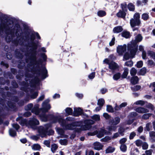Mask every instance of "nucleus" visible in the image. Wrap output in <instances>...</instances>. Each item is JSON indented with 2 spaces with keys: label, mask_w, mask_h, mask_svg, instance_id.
Instances as JSON below:
<instances>
[{
  "label": "nucleus",
  "mask_w": 155,
  "mask_h": 155,
  "mask_svg": "<svg viewBox=\"0 0 155 155\" xmlns=\"http://www.w3.org/2000/svg\"><path fill=\"white\" fill-rule=\"evenodd\" d=\"M148 145L146 142H144L143 143L142 145V148L144 150H146L148 148Z\"/></svg>",
  "instance_id": "54"
},
{
  "label": "nucleus",
  "mask_w": 155,
  "mask_h": 155,
  "mask_svg": "<svg viewBox=\"0 0 155 155\" xmlns=\"http://www.w3.org/2000/svg\"><path fill=\"white\" fill-rule=\"evenodd\" d=\"M47 73V71L45 68L44 67L42 68L38 72L39 75H41L42 77H44L45 78V76Z\"/></svg>",
  "instance_id": "20"
},
{
  "label": "nucleus",
  "mask_w": 155,
  "mask_h": 155,
  "mask_svg": "<svg viewBox=\"0 0 155 155\" xmlns=\"http://www.w3.org/2000/svg\"><path fill=\"white\" fill-rule=\"evenodd\" d=\"M142 141L140 140H137L135 141L136 144L137 146H140L142 143Z\"/></svg>",
  "instance_id": "53"
},
{
  "label": "nucleus",
  "mask_w": 155,
  "mask_h": 155,
  "mask_svg": "<svg viewBox=\"0 0 155 155\" xmlns=\"http://www.w3.org/2000/svg\"><path fill=\"white\" fill-rule=\"evenodd\" d=\"M104 103V101L103 99H99L98 101L97 104L100 106H102Z\"/></svg>",
  "instance_id": "39"
},
{
  "label": "nucleus",
  "mask_w": 155,
  "mask_h": 155,
  "mask_svg": "<svg viewBox=\"0 0 155 155\" xmlns=\"http://www.w3.org/2000/svg\"><path fill=\"white\" fill-rule=\"evenodd\" d=\"M123 38L126 39L130 38L131 36L130 32L126 30H124L120 34Z\"/></svg>",
  "instance_id": "11"
},
{
  "label": "nucleus",
  "mask_w": 155,
  "mask_h": 155,
  "mask_svg": "<svg viewBox=\"0 0 155 155\" xmlns=\"http://www.w3.org/2000/svg\"><path fill=\"white\" fill-rule=\"evenodd\" d=\"M126 45H119L117 48V52L119 55H122L124 52L126 50Z\"/></svg>",
  "instance_id": "10"
},
{
  "label": "nucleus",
  "mask_w": 155,
  "mask_h": 155,
  "mask_svg": "<svg viewBox=\"0 0 155 155\" xmlns=\"http://www.w3.org/2000/svg\"><path fill=\"white\" fill-rule=\"evenodd\" d=\"M133 64V62L132 61H128L125 63V64L126 66L128 67H131Z\"/></svg>",
  "instance_id": "49"
},
{
  "label": "nucleus",
  "mask_w": 155,
  "mask_h": 155,
  "mask_svg": "<svg viewBox=\"0 0 155 155\" xmlns=\"http://www.w3.org/2000/svg\"><path fill=\"white\" fill-rule=\"evenodd\" d=\"M128 73V69L127 68H125L124 70V72L122 75L121 77L122 78H126Z\"/></svg>",
  "instance_id": "25"
},
{
  "label": "nucleus",
  "mask_w": 155,
  "mask_h": 155,
  "mask_svg": "<svg viewBox=\"0 0 155 155\" xmlns=\"http://www.w3.org/2000/svg\"><path fill=\"white\" fill-rule=\"evenodd\" d=\"M148 54L153 59H155V53L153 51H148Z\"/></svg>",
  "instance_id": "44"
},
{
  "label": "nucleus",
  "mask_w": 155,
  "mask_h": 155,
  "mask_svg": "<svg viewBox=\"0 0 155 155\" xmlns=\"http://www.w3.org/2000/svg\"><path fill=\"white\" fill-rule=\"evenodd\" d=\"M107 110L108 111L110 112H114L113 108L110 105L107 106Z\"/></svg>",
  "instance_id": "48"
},
{
  "label": "nucleus",
  "mask_w": 155,
  "mask_h": 155,
  "mask_svg": "<svg viewBox=\"0 0 155 155\" xmlns=\"http://www.w3.org/2000/svg\"><path fill=\"white\" fill-rule=\"evenodd\" d=\"M141 24L140 21L136 20L132 18L130 20V24L131 28H133L136 26H139Z\"/></svg>",
  "instance_id": "9"
},
{
  "label": "nucleus",
  "mask_w": 155,
  "mask_h": 155,
  "mask_svg": "<svg viewBox=\"0 0 155 155\" xmlns=\"http://www.w3.org/2000/svg\"><path fill=\"white\" fill-rule=\"evenodd\" d=\"M117 129V127L114 125L108 126L107 128V129L109 131H115Z\"/></svg>",
  "instance_id": "34"
},
{
  "label": "nucleus",
  "mask_w": 155,
  "mask_h": 155,
  "mask_svg": "<svg viewBox=\"0 0 155 155\" xmlns=\"http://www.w3.org/2000/svg\"><path fill=\"white\" fill-rule=\"evenodd\" d=\"M136 135V133L134 132H131L130 134L129 138L130 139H132Z\"/></svg>",
  "instance_id": "61"
},
{
  "label": "nucleus",
  "mask_w": 155,
  "mask_h": 155,
  "mask_svg": "<svg viewBox=\"0 0 155 155\" xmlns=\"http://www.w3.org/2000/svg\"><path fill=\"white\" fill-rule=\"evenodd\" d=\"M120 77V74L119 73H117L114 75L113 76V78L114 80H117L119 79Z\"/></svg>",
  "instance_id": "32"
},
{
  "label": "nucleus",
  "mask_w": 155,
  "mask_h": 155,
  "mask_svg": "<svg viewBox=\"0 0 155 155\" xmlns=\"http://www.w3.org/2000/svg\"><path fill=\"white\" fill-rule=\"evenodd\" d=\"M10 23L7 24L5 21L4 22H1L0 24V34L3 32L4 30L7 35H11V38H9L8 39H13L15 37V31L16 28L17 30L20 28V25L18 23H16L14 27L12 28H10L9 25H10Z\"/></svg>",
  "instance_id": "2"
},
{
  "label": "nucleus",
  "mask_w": 155,
  "mask_h": 155,
  "mask_svg": "<svg viewBox=\"0 0 155 155\" xmlns=\"http://www.w3.org/2000/svg\"><path fill=\"white\" fill-rule=\"evenodd\" d=\"M148 13H144L141 16V18L144 21H147L149 18Z\"/></svg>",
  "instance_id": "26"
},
{
  "label": "nucleus",
  "mask_w": 155,
  "mask_h": 155,
  "mask_svg": "<svg viewBox=\"0 0 155 155\" xmlns=\"http://www.w3.org/2000/svg\"><path fill=\"white\" fill-rule=\"evenodd\" d=\"M51 117H52V121L53 123H55L58 122L62 126L64 127L65 129H66L72 130L74 129L75 127L80 126L79 123L78 122L66 125V121L61 117L60 116L55 117L53 116H51Z\"/></svg>",
  "instance_id": "3"
},
{
  "label": "nucleus",
  "mask_w": 155,
  "mask_h": 155,
  "mask_svg": "<svg viewBox=\"0 0 155 155\" xmlns=\"http://www.w3.org/2000/svg\"><path fill=\"white\" fill-rule=\"evenodd\" d=\"M123 28L121 26H117L113 28V31L114 33H118L122 32Z\"/></svg>",
  "instance_id": "19"
},
{
  "label": "nucleus",
  "mask_w": 155,
  "mask_h": 155,
  "mask_svg": "<svg viewBox=\"0 0 155 155\" xmlns=\"http://www.w3.org/2000/svg\"><path fill=\"white\" fill-rule=\"evenodd\" d=\"M94 122L90 120H86L84 121L85 125L81 126V127L82 130H87L90 129V125L93 124H94Z\"/></svg>",
  "instance_id": "8"
},
{
  "label": "nucleus",
  "mask_w": 155,
  "mask_h": 155,
  "mask_svg": "<svg viewBox=\"0 0 155 155\" xmlns=\"http://www.w3.org/2000/svg\"><path fill=\"white\" fill-rule=\"evenodd\" d=\"M139 81V79L137 76H134L131 78V82L133 84H137Z\"/></svg>",
  "instance_id": "22"
},
{
  "label": "nucleus",
  "mask_w": 155,
  "mask_h": 155,
  "mask_svg": "<svg viewBox=\"0 0 155 155\" xmlns=\"http://www.w3.org/2000/svg\"><path fill=\"white\" fill-rule=\"evenodd\" d=\"M120 118L119 117H117L114 119L110 120L109 121V123L112 125H116L120 123Z\"/></svg>",
  "instance_id": "14"
},
{
  "label": "nucleus",
  "mask_w": 155,
  "mask_h": 155,
  "mask_svg": "<svg viewBox=\"0 0 155 155\" xmlns=\"http://www.w3.org/2000/svg\"><path fill=\"white\" fill-rule=\"evenodd\" d=\"M127 8L130 11L133 12L135 10V6L132 3H129L127 5Z\"/></svg>",
  "instance_id": "21"
},
{
  "label": "nucleus",
  "mask_w": 155,
  "mask_h": 155,
  "mask_svg": "<svg viewBox=\"0 0 155 155\" xmlns=\"http://www.w3.org/2000/svg\"><path fill=\"white\" fill-rule=\"evenodd\" d=\"M141 39H135L132 40L130 44L128 45V50L130 51V54L126 53L124 55V58L126 60H127L130 57L133 58L135 55L137 51V43L141 41Z\"/></svg>",
  "instance_id": "4"
},
{
  "label": "nucleus",
  "mask_w": 155,
  "mask_h": 155,
  "mask_svg": "<svg viewBox=\"0 0 155 155\" xmlns=\"http://www.w3.org/2000/svg\"><path fill=\"white\" fill-rule=\"evenodd\" d=\"M126 15V13L125 11L120 10L116 14L118 18H125Z\"/></svg>",
  "instance_id": "18"
},
{
  "label": "nucleus",
  "mask_w": 155,
  "mask_h": 155,
  "mask_svg": "<svg viewBox=\"0 0 155 155\" xmlns=\"http://www.w3.org/2000/svg\"><path fill=\"white\" fill-rule=\"evenodd\" d=\"M111 139H112V137L109 136H107L105 137L104 138L101 139V141L104 142H107L110 140Z\"/></svg>",
  "instance_id": "43"
},
{
  "label": "nucleus",
  "mask_w": 155,
  "mask_h": 155,
  "mask_svg": "<svg viewBox=\"0 0 155 155\" xmlns=\"http://www.w3.org/2000/svg\"><path fill=\"white\" fill-rule=\"evenodd\" d=\"M152 152V150H150L146 151L145 153L147 155H151Z\"/></svg>",
  "instance_id": "63"
},
{
  "label": "nucleus",
  "mask_w": 155,
  "mask_h": 155,
  "mask_svg": "<svg viewBox=\"0 0 155 155\" xmlns=\"http://www.w3.org/2000/svg\"><path fill=\"white\" fill-rule=\"evenodd\" d=\"M135 110L137 112L140 114L147 113L149 112V110L148 109L141 107L137 108Z\"/></svg>",
  "instance_id": "13"
},
{
  "label": "nucleus",
  "mask_w": 155,
  "mask_h": 155,
  "mask_svg": "<svg viewBox=\"0 0 155 155\" xmlns=\"http://www.w3.org/2000/svg\"><path fill=\"white\" fill-rule=\"evenodd\" d=\"M97 15L100 17H103L106 15V12L104 10H99L97 12Z\"/></svg>",
  "instance_id": "24"
},
{
  "label": "nucleus",
  "mask_w": 155,
  "mask_h": 155,
  "mask_svg": "<svg viewBox=\"0 0 155 155\" xmlns=\"http://www.w3.org/2000/svg\"><path fill=\"white\" fill-rule=\"evenodd\" d=\"M9 133L10 135L12 136H14L16 135V133L15 131L12 129H10L9 130Z\"/></svg>",
  "instance_id": "46"
},
{
  "label": "nucleus",
  "mask_w": 155,
  "mask_h": 155,
  "mask_svg": "<svg viewBox=\"0 0 155 155\" xmlns=\"http://www.w3.org/2000/svg\"><path fill=\"white\" fill-rule=\"evenodd\" d=\"M66 113L68 115H71L72 113V110L70 108H67L66 110Z\"/></svg>",
  "instance_id": "45"
},
{
  "label": "nucleus",
  "mask_w": 155,
  "mask_h": 155,
  "mask_svg": "<svg viewBox=\"0 0 155 155\" xmlns=\"http://www.w3.org/2000/svg\"><path fill=\"white\" fill-rule=\"evenodd\" d=\"M57 145L55 144H53L51 146V150L52 152L54 153L56 149L58 148Z\"/></svg>",
  "instance_id": "40"
},
{
  "label": "nucleus",
  "mask_w": 155,
  "mask_h": 155,
  "mask_svg": "<svg viewBox=\"0 0 155 155\" xmlns=\"http://www.w3.org/2000/svg\"><path fill=\"white\" fill-rule=\"evenodd\" d=\"M33 107V104H28L25 107L27 110H30Z\"/></svg>",
  "instance_id": "55"
},
{
  "label": "nucleus",
  "mask_w": 155,
  "mask_h": 155,
  "mask_svg": "<svg viewBox=\"0 0 155 155\" xmlns=\"http://www.w3.org/2000/svg\"><path fill=\"white\" fill-rule=\"evenodd\" d=\"M120 150L123 152H125L127 150V147L125 144H121L120 147Z\"/></svg>",
  "instance_id": "47"
},
{
  "label": "nucleus",
  "mask_w": 155,
  "mask_h": 155,
  "mask_svg": "<svg viewBox=\"0 0 155 155\" xmlns=\"http://www.w3.org/2000/svg\"><path fill=\"white\" fill-rule=\"evenodd\" d=\"M91 118L95 121H97L100 120V117L98 115L95 114L91 117Z\"/></svg>",
  "instance_id": "33"
},
{
  "label": "nucleus",
  "mask_w": 155,
  "mask_h": 155,
  "mask_svg": "<svg viewBox=\"0 0 155 155\" xmlns=\"http://www.w3.org/2000/svg\"><path fill=\"white\" fill-rule=\"evenodd\" d=\"M57 131L59 134L61 135H63L64 133V130L61 128H57Z\"/></svg>",
  "instance_id": "51"
},
{
  "label": "nucleus",
  "mask_w": 155,
  "mask_h": 155,
  "mask_svg": "<svg viewBox=\"0 0 155 155\" xmlns=\"http://www.w3.org/2000/svg\"><path fill=\"white\" fill-rule=\"evenodd\" d=\"M59 142L61 144L63 145H66L67 143V140L65 139H61Z\"/></svg>",
  "instance_id": "42"
},
{
  "label": "nucleus",
  "mask_w": 155,
  "mask_h": 155,
  "mask_svg": "<svg viewBox=\"0 0 155 155\" xmlns=\"http://www.w3.org/2000/svg\"><path fill=\"white\" fill-rule=\"evenodd\" d=\"M106 133L107 131L104 129H101L98 132L95 130L93 132H89L87 134L88 135L90 136H93L97 134V137L99 138H101L103 137L104 134H106Z\"/></svg>",
  "instance_id": "7"
},
{
  "label": "nucleus",
  "mask_w": 155,
  "mask_h": 155,
  "mask_svg": "<svg viewBox=\"0 0 155 155\" xmlns=\"http://www.w3.org/2000/svg\"><path fill=\"white\" fill-rule=\"evenodd\" d=\"M121 7L122 9V11H123L125 12H126L127 11V4L125 3L124 4H121Z\"/></svg>",
  "instance_id": "28"
},
{
  "label": "nucleus",
  "mask_w": 155,
  "mask_h": 155,
  "mask_svg": "<svg viewBox=\"0 0 155 155\" xmlns=\"http://www.w3.org/2000/svg\"><path fill=\"white\" fill-rule=\"evenodd\" d=\"M143 65V62L142 61H140L137 62V66L138 68L141 67Z\"/></svg>",
  "instance_id": "52"
},
{
  "label": "nucleus",
  "mask_w": 155,
  "mask_h": 155,
  "mask_svg": "<svg viewBox=\"0 0 155 155\" xmlns=\"http://www.w3.org/2000/svg\"><path fill=\"white\" fill-rule=\"evenodd\" d=\"M146 73V69L145 68H142L140 71L139 74L140 75H144Z\"/></svg>",
  "instance_id": "35"
},
{
  "label": "nucleus",
  "mask_w": 155,
  "mask_h": 155,
  "mask_svg": "<svg viewBox=\"0 0 155 155\" xmlns=\"http://www.w3.org/2000/svg\"><path fill=\"white\" fill-rule=\"evenodd\" d=\"M50 127V125L47 124L45 126V127L41 126L39 128L38 131L41 137H45L47 134L48 135H51L54 134V131L50 129L48 132V129Z\"/></svg>",
  "instance_id": "5"
},
{
  "label": "nucleus",
  "mask_w": 155,
  "mask_h": 155,
  "mask_svg": "<svg viewBox=\"0 0 155 155\" xmlns=\"http://www.w3.org/2000/svg\"><path fill=\"white\" fill-rule=\"evenodd\" d=\"M145 103V102L144 101L142 100H140L137 101L134 103V104L136 105H140L141 106H143L144 104Z\"/></svg>",
  "instance_id": "41"
},
{
  "label": "nucleus",
  "mask_w": 155,
  "mask_h": 155,
  "mask_svg": "<svg viewBox=\"0 0 155 155\" xmlns=\"http://www.w3.org/2000/svg\"><path fill=\"white\" fill-rule=\"evenodd\" d=\"M118 68V65L114 61H112L109 63V68L112 71L115 70Z\"/></svg>",
  "instance_id": "12"
},
{
  "label": "nucleus",
  "mask_w": 155,
  "mask_h": 155,
  "mask_svg": "<svg viewBox=\"0 0 155 155\" xmlns=\"http://www.w3.org/2000/svg\"><path fill=\"white\" fill-rule=\"evenodd\" d=\"M137 113L136 112H134L131 113L129 115V116L130 117H134L137 116Z\"/></svg>",
  "instance_id": "58"
},
{
  "label": "nucleus",
  "mask_w": 155,
  "mask_h": 155,
  "mask_svg": "<svg viewBox=\"0 0 155 155\" xmlns=\"http://www.w3.org/2000/svg\"><path fill=\"white\" fill-rule=\"evenodd\" d=\"M31 42H32V44L31 45V46L32 47V49H34V50L36 49L37 48V47L36 44L35 43H34L33 41H32Z\"/></svg>",
  "instance_id": "60"
},
{
  "label": "nucleus",
  "mask_w": 155,
  "mask_h": 155,
  "mask_svg": "<svg viewBox=\"0 0 155 155\" xmlns=\"http://www.w3.org/2000/svg\"><path fill=\"white\" fill-rule=\"evenodd\" d=\"M50 108L51 107L49 104L44 102L42 104V107L41 109H38V105H36L35 106L32 111L35 114L38 115L40 113V111H42L43 113H45L47 112Z\"/></svg>",
  "instance_id": "6"
},
{
  "label": "nucleus",
  "mask_w": 155,
  "mask_h": 155,
  "mask_svg": "<svg viewBox=\"0 0 155 155\" xmlns=\"http://www.w3.org/2000/svg\"><path fill=\"white\" fill-rule=\"evenodd\" d=\"M115 150V148L110 146L106 149L105 150V153H112L114 152Z\"/></svg>",
  "instance_id": "23"
},
{
  "label": "nucleus",
  "mask_w": 155,
  "mask_h": 155,
  "mask_svg": "<svg viewBox=\"0 0 155 155\" xmlns=\"http://www.w3.org/2000/svg\"><path fill=\"white\" fill-rule=\"evenodd\" d=\"M127 140V139L125 138H123L120 140V143L121 144H124Z\"/></svg>",
  "instance_id": "62"
},
{
  "label": "nucleus",
  "mask_w": 155,
  "mask_h": 155,
  "mask_svg": "<svg viewBox=\"0 0 155 155\" xmlns=\"http://www.w3.org/2000/svg\"><path fill=\"white\" fill-rule=\"evenodd\" d=\"M32 147V149L34 150H39L41 148L40 146L38 144H34Z\"/></svg>",
  "instance_id": "30"
},
{
  "label": "nucleus",
  "mask_w": 155,
  "mask_h": 155,
  "mask_svg": "<svg viewBox=\"0 0 155 155\" xmlns=\"http://www.w3.org/2000/svg\"><path fill=\"white\" fill-rule=\"evenodd\" d=\"M152 128V126L150 125V124L149 123L147 124H146V126L145 129L147 131H149Z\"/></svg>",
  "instance_id": "50"
},
{
  "label": "nucleus",
  "mask_w": 155,
  "mask_h": 155,
  "mask_svg": "<svg viewBox=\"0 0 155 155\" xmlns=\"http://www.w3.org/2000/svg\"><path fill=\"white\" fill-rule=\"evenodd\" d=\"M44 143L47 147H49L50 146V141L48 140H45L44 141Z\"/></svg>",
  "instance_id": "56"
},
{
  "label": "nucleus",
  "mask_w": 155,
  "mask_h": 155,
  "mask_svg": "<svg viewBox=\"0 0 155 155\" xmlns=\"http://www.w3.org/2000/svg\"><path fill=\"white\" fill-rule=\"evenodd\" d=\"M41 119L42 121H46L48 119L46 116L45 115H43L41 116Z\"/></svg>",
  "instance_id": "57"
},
{
  "label": "nucleus",
  "mask_w": 155,
  "mask_h": 155,
  "mask_svg": "<svg viewBox=\"0 0 155 155\" xmlns=\"http://www.w3.org/2000/svg\"><path fill=\"white\" fill-rule=\"evenodd\" d=\"M130 74L131 75H135L137 73V70L134 68H132L130 71Z\"/></svg>",
  "instance_id": "36"
},
{
  "label": "nucleus",
  "mask_w": 155,
  "mask_h": 155,
  "mask_svg": "<svg viewBox=\"0 0 155 155\" xmlns=\"http://www.w3.org/2000/svg\"><path fill=\"white\" fill-rule=\"evenodd\" d=\"M124 131V129L122 127H120L118 130V132L119 134L123 135V133Z\"/></svg>",
  "instance_id": "59"
},
{
  "label": "nucleus",
  "mask_w": 155,
  "mask_h": 155,
  "mask_svg": "<svg viewBox=\"0 0 155 155\" xmlns=\"http://www.w3.org/2000/svg\"><path fill=\"white\" fill-rule=\"evenodd\" d=\"M152 115V114L151 113H147L143 114L142 117V118L144 120L148 119Z\"/></svg>",
  "instance_id": "27"
},
{
  "label": "nucleus",
  "mask_w": 155,
  "mask_h": 155,
  "mask_svg": "<svg viewBox=\"0 0 155 155\" xmlns=\"http://www.w3.org/2000/svg\"><path fill=\"white\" fill-rule=\"evenodd\" d=\"M150 137H151V140L152 141H155V139H153V138L155 137V132L153 131H150L149 133Z\"/></svg>",
  "instance_id": "29"
},
{
  "label": "nucleus",
  "mask_w": 155,
  "mask_h": 155,
  "mask_svg": "<svg viewBox=\"0 0 155 155\" xmlns=\"http://www.w3.org/2000/svg\"><path fill=\"white\" fill-rule=\"evenodd\" d=\"M141 88V86L140 85H136L133 87H131V89L133 91H137L140 90Z\"/></svg>",
  "instance_id": "38"
},
{
  "label": "nucleus",
  "mask_w": 155,
  "mask_h": 155,
  "mask_svg": "<svg viewBox=\"0 0 155 155\" xmlns=\"http://www.w3.org/2000/svg\"><path fill=\"white\" fill-rule=\"evenodd\" d=\"M103 146L100 143L96 142L93 144V147L94 149L99 150L102 149Z\"/></svg>",
  "instance_id": "17"
},
{
  "label": "nucleus",
  "mask_w": 155,
  "mask_h": 155,
  "mask_svg": "<svg viewBox=\"0 0 155 155\" xmlns=\"http://www.w3.org/2000/svg\"><path fill=\"white\" fill-rule=\"evenodd\" d=\"M16 28L15 31V36H17L16 39H41L39 33L38 32L31 30L28 27H25L22 31L20 32L21 30V26L17 29Z\"/></svg>",
  "instance_id": "1"
},
{
  "label": "nucleus",
  "mask_w": 155,
  "mask_h": 155,
  "mask_svg": "<svg viewBox=\"0 0 155 155\" xmlns=\"http://www.w3.org/2000/svg\"><path fill=\"white\" fill-rule=\"evenodd\" d=\"M103 116L106 119H109L110 116L107 113H104L103 114Z\"/></svg>",
  "instance_id": "64"
},
{
  "label": "nucleus",
  "mask_w": 155,
  "mask_h": 155,
  "mask_svg": "<svg viewBox=\"0 0 155 155\" xmlns=\"http://www.w3.org/2000/svg\"><path fill=\"white\" fill-rule=\"evenodd\" d=\"M140 15L139 13L136 12L135 13L134 15L133 19L139 21H140Z\"/></svg>",
  "instance_id": "31"
},
{
  "label": "nucleus",
  "mask_w": 155,
  "mask_h": 155,
  "mask_svg": "<svg viewBox=\"0 0 155 155\" xmlns=\"http://www.w3.org/2000/svg\"><path fill=\"white\" fill-rule=\"evenodd\" d=\"M82 113V110L80 108H74L73 114V116L78 117L81 115Z\"/></svg>",
  "instance_id": "15"
},
{
  "label": "nucleus",
  "mask_w": 155,
  "mask_h": 155,
  "mask_svg": "<svg viewBox=\"0 0 155 155\" xmlns=\"http://www.w3.org/2000/svg\"><path fill=\"white\" fill-rule=\"evenodd\" d=\"M146 107L150 109L151 110H153L154 109V107L151 103H148L146 105Z\"/></svg>",
  "instance_id": "37"
},
{
  "label": "nucleus",
  "mask_w": 155,
  "mask_h": 155,
  "mask_svg": "<svg viewBox=\"0 0 155 155\" xmlns=\"http://www.w3.org/2000/svg\"><path fill=\"white\" fill-rule=\"evenodd\" d=\"M29 125L32 127L35 125H38L39 124V122L37 119L35 118H33L28 122Z\"/></svg>",
  "instance_id": "16"
}]
</instances>
